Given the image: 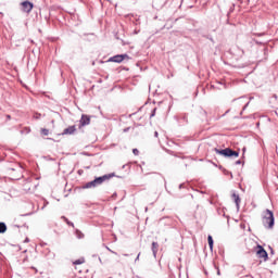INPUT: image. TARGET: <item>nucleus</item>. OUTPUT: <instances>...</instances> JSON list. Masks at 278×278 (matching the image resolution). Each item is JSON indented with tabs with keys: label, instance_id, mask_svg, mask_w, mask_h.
<instances>
[{
	"label": "nucleus",
	"instance_id": "obj_59",
	"mask_svg": "<svg viewBox=\"0 0 278 278\" xmlns=\"http://www.w3.org/2000/svg\"><path fill=\"white\" fill-rule=\"evenodd\" d=\"M30 42H34V40L30 39Z\"/></svg>",
	"mask_w": 278,
	"mask_h": 278
},
{
	"label": "nucleus",
	"instance_id": "obj_8",
	"mask_svg": "<svg viewBox=\"0 0 278 278\" xmlns=\"http://www.w3.org/2000/svg\"><path fill=\"white\" fill-rule=\"evenodd\" d=\"M75 131H77V126L72 125L65 128L63 132L59 134V136H73L75 135Z\"/></svg>",
	"mask_w": 278,
	"mask_h": 278
},
{
	"label": "nucleus",
	"instance_id": "obj_20",
	"mask_svg": "<svg viewBox=\"0 0 278 278\" xmlns=\"http://www.w3.org/2000/svg\"><path fill=\"white\" fill-rule=\"evenodd\" d=\"M40 134H41V136H49V129H47V128H41V129H40Z\"/></svg>",
	"mask_w": 278,
	"mask_h": 278
},
{
	"label": "nucleus",
	"instance_id": "obj_2",
	"mask_svg": "<svg viewBox=\"0 0 278 278\" xmlns=\"http://www.w3.org/2000/svg\"><path fill=\"white\" fill-rule=\"evenodd\" d=\"M113 177H117L118 179H123V176H116V173H110L104 174L102 176H96L93 180H91L92 188H99V186H102V184H105V181H110Z\"/></svg>",
	"mask_w": 278,
	"mask_h": 278
},
{
	"label": "nucleus",
	"instance_id": "obj_54",
	"mask_svg": "<svg viewBox=\"0 0 278 278\" xmlns=\"http://www.w3.org/2000/svg\"><path fill=\"white\" fill-rule=\"evenodd\" d=\"M139 31H140V30H138V31H137V30H135V34H138Z\"/></svg>",
	"mask_w": 278,
	"mask_h": 278
},
{
	"label": "nucleus",
	"instance_id": "obj_27",
	"mask_svg": "<svg viewBox=\"0 0 278 278\" xmlns=\"http://www.w3.org/2000/svg\"><path fill=\"white\" fill-rule=\"evenodd\" d=\"M134 155H140V150L138 148L132 149Z\"/></svg>",
	"mask_w": 278,
	"mask_h": 278
},
{
	"label": "nucleus",
	"instance_id": "obj_45",
	"mask_svg": "<svg viewBox=\"0 0 278 278\" xmlns=\"http://www.w3.org/2000/svg\"><path fill=\"white\" fill-rule=\"evenodd\" d=\"M27 242H29V238L28 237H26L25 240H24V243H27Z\"/></svg>",
	"mask_w": 278,
	"mask_h": 278
},
{
	"label": "nucleus",
	"instance_id": "obj_21",
	"mask_svg": "<svg viewBox=\"0 0 278 278\" xmlns=\"http://www.w3.org/2000/svg\"><path fill=\"white\" fill-rule=\"evenodd\" d=\"M33 118H35L36 121H40V118H42V114L36 112L33 116Z\"/></svg>",
	"mask_w": 278,
	"mask_h": 278
},
{
	"label": "nucleus",
	"instance_id": "obj_36",
	"mask_svg": "<svg viewBox=\"0 0 278 278\" xmlns=\"http://www.w3.org/2000/svg\"><path fill=\"white\" fill-rule=\"evenodd\" d=\"M77 174L80 175V176L84 175V169H78Z\"/></svg>",
	"mask_w": 278,
	"mask_h": 278
},
{
	"label": "nucleus",
	"instance_id": "obj_57",
	"mask_svg": "<svg viewBox=\"0 0 278 278\" xmlns=\"http://www.w3.org/2000/svg\"><path fill=\"white\" fill-rule=\"evenodd\" d=\"M275 114H276V116H278V113H277V112H275Z\"/></svg>",
	"mask_w": 278,
	"mask_h": 278
},
{
	"label": "nucleus",
	"instance_id": "obj_1",
	"mask_svg": "<svg viewBox=\"0 0 278 278\" xmlns=\"http://www.w3.org/2000/svg\"><path fill=\"white\" fill-rule=\"evenodd\" d=\"M262 223L265 229H274L275 228V213L270 208H266L263 212Z\"/></svg>",
	"mask_w": 278,
	"mask_h": 278
},
{
	"label": "nucleus",
	"instance_id": "obj_33",
	"mask_svg": "<svg viewBox=\"0 0 278 278\" xmlns=\"http://www.w3.org/2000/svg\"><path fill=\"white\" fill-rule=\"evenodd\" d=\"M269 250H270V254L275 255V250L273 249V247L269 245Z\"/></svg>",
	"mask_w": 278,
	"mask_h": 278
},
{
	"label": "nucleus",
	"instance_id": "obj_60",
	"mask_svg": "<svg viewBox=\"0 0 278 278\" xmlns=\"http://www.w3.org/2000/svg\"><path fill=\"white\" fill-rule=\"evenodd\" d=\"M11 170H14V168H11Z\"/></svg>",
	"mask_w": 278,
	"mask_h": 278
},
{
	"label": "nucleus",
	"instance_id": "obj_5",
	"mask_svg": "<svg viewBox=\"0 0 278 278\" xmlns=\"http://www.w3.org/2000/svg\"><path fill=\"white\" fill-rule=\"evenodd\" d=\"M125 60H131L129 54L127 53L115 54L113 56H110L106 62H114L115 64H122V62H125Z\"/></svg>",
	"mask_w": 278,
	"mask_h": 278
},
{
	"label": "nucleus",
	"instance_id": "obj_19",
	"mask_svg": "<svg viewBox=\"0 0 278 278\" xmlns=\"http://www.w3.org/2000/svg\"><path fill=\"white\" fill-rule=\"evenodd\" d=\"M202 38H206V40H210L214 43V37H212V35H202Z\"/></svg>",
	"mask_w": 278,
	"mask_h": 278
},
{
	"label": "nucleus",
	"instance_id": "obj_14",
	"mask_svg": "<svg viewBox=\"0 0 278 278\" xmlns=\"http://www.w3.org/2000/svg\"><path fill=\"white\" fill-rule=\"evenodd\" d=\"M75 236L78 238V240L84 239V232H81L79 229H75Z\"/></svg>",
	"mask_w": 278,
	"mask_h": 278
},
{
	"label": "nucleus",
	"instance_id": "obj_41",
	"mask_svg": "<svg viewBox=\"0 0 278 278\" xmlns=\"http://www.w3.org/2000/svg\"><path fill=\"white\" fill-rule=\"evenodd\" d=\"M166 218H170V217H169V216L162 217V218L160 219V223H162V220H164V219H166Z\"/></svg>",
	"mask_w": 278,
	"mask_h": 278
},
{
	"label": "nucleus",
	"instance_id": "obj_13",
	"mask_svg": "<svg viewBox=\"0 0 278 278\" xmlns=\"http://www.w3.org/2000/svg\"><path fill=\"white\" fill-rule=\"evenodd\" d=\"M61 219L64 220V223H66V225H68V227H75V224L73 222H71L70 219H67L66 216H61Z\"/></svg>",
	"mask_w": 278,
	"mask_h": 278
},
{
	"label": "nucleus",
	"instance_id": "obj_30",
	"mask_svg": "<svg viewBox=\"0 0 278 278\" xmlns=\"http://www.w3.org/2000/svg\"><path fill=\"white\" fill-rule=\"evenodd\" d=\"M240 164H244V163L242 162V160H238V161L235 162V165H236V166H240Z\"/></svg>",
	"mask_w": 278,
	"mask_h": 278
},
{
	"label": "nucleus",
	"instance_id": "obj_12",
	"mask_svg": "<svg viewBox=\"0 0 278 278\" xmlns=\"http://www.w3.org/2000/svg\"><path fill=\"white\" fill-rule=\"evenodd\" d=\"M8 231V225L4 222H0V233Z\"/></svg>",
	"mask_w": 278,
	"mask_h": 278
},
{
	"label": "nucleus",
	"instance_id": "obj_46",
	"mask_svg": "<svg viewBox=\"0 0 278 278\" xmlns=\"http://www.w3.org/2000/svg\"><path fill=\"white\" fill-rule=\"evenodd\" d=\"M247 108H249V102L243 106V111L247 110Z\"/></svg>",
	"mask_w": 278,
	"mask_h": 278
},
{
	"label": "nucleus",
	"instance_id": "obj_58",
	"mask_svg": "<svg viewBox=\"0 0 278 278\" xmlns=\"http://www.w3.org/2000/svg\"><path fill=\"white\" fill-rule=\"evenodd\" d=\"M102 83V80H99V84H101Z\"/></svg>",
	"mask_w": 278,
	"mask_h": 278
},
{
	"label": "nucleus",
	"instance_id": "obj_44",
	"mask_svg": "<svg viewBox=\"0 0 278 278\" xmlns=\"http://www.w3.org/2000/svg\"><path fill=\"white\" fill-rule=\"evenodd\" d=\"M21 216H31V213H26V214H23Z\"/></svg>",
	"mask_w": 278,
	"mask_h": 278
},
{
	"label": "nucleus",
	"instance_id": "obj_24",
	"mask_svg": "<svg viewBox=\"0 0 278 278\" xmlns=\"http://www.w3.org/2000/svg\"><path fill=\"white\" fill-rule=\"evenodd\" d=\"M157 112V108H154L152 111H151V114H150V118H153L155 116V113Z\"/></svg>",
	"mask_w": 278,
	"mask_h": 278
},
{
	"label": "nucleus",
	"instance_id": "obj_15",
	"mask_svg": "<svg viewBox=\"0 0 278 278\" xmlns=\"http://www.w3.org/2000/svg\"><path fill=\"white\" fill-rule=\"evenodd\" d=\"M84 262H86L85 258H78L76 261L73 262L74 266H80V264H84Z\"/></svg>",
	"mask_w": 278,
	"mask_h": 278
},
{
	"label": "nucleus",
	"instance_id": "obj_40",
	"mask_svg": "<svg viewBox=\"0 0 278 278\" xmlns=\"http://www.w3.org/2000/svg\"><path fill=\"white\" fill-rule=\"evenodd\" d=\"M273 99H275V101H277V99H278L277 93L273 94Z\"/></svg>",
	"mask_w": 278,
	"mask_h": 278
},
{
	"label": "nucleus",
	"instance_id": "obj_11",
	"mask_svg": "<svg viewBox=\"0 0 278 278\" xmlns=\"http://www.w3.org/2000/svg\"><path fill=\"white\" fill-rule=\"evenodd\" d=\"M207 242H208L210 251H214V237H212V235L207 236Z\"/></svg>",
	"mask_w": 278,
	"mask_h": 278
},
{
	"label": "nucleus",
	"instance_id": "obj_39",
	"mask_svg": "<svg viewBox=\"0 0 278 278\" xmlns=\"http://www.w3.org/2000/svg\"><path fill=\"white\" fill-rule=\"evenodd\" d=\"M242 155H243V157H244V153H247V148L244 147V148H242Z\"/></svg>",
	"mask_w": 278,
	"mask_h": 278
},
{
	"label": "nucleus",
	"instance_id": "obj_35",
	"mask_svg": "<svg viewBox=\"0 0 278 278\" xmlns=\"http://www.w3.org/2000/svg\"><path fill=\"white\" fill-rule=\"evenodd\" d=\"M182 121H185L186 123H188V115H184V116H182Z\"/></svg>",
	"mask_w": 278,
	"mask_h": 278
},
{
	"label": "nucleus",
	"instance_id": "obj_6",
	"mask_svg": "<svg viewBox=\"0 0 278 278\" xmlns=\"http://www.w3.org/2000/svg\"><path fill=\"white\" fill-rule=\"evenodd\" d=\"M22 12H25L26 14H29L31 10H34V2L29 0H25L21 2Z\"/></svg>",
	"mask_w": 278,
	"mask_h": 278
},
{
	"label": "nucleus",
	"instance_id": "obj_37",
	"mask_svg": "<svg viewBox=\"0 0 278 278\" xmlns=\"http://www.w3.org/2000/svg\"><path fill=\"white\" fill-rule=\"evenodd\" d=\"M129 129H131V127L124 128V134H127V131H129Z\"/></svg>",
	"mask_w": 278,
	"mask_h": 278
},
{
	"label": "nucleus",
	"instance_id": "obj_32",
	"mask_svg": "<svg viewBox=\"0 0 278 278\" xmlns=\"http://www.w3.org/2000/svg\"><path fill=\"white\" fill-rule=\"evenodd\" d=\"M5 118H7V121H11V119H12V115L7 114V115H5Z\"/></svg>",
	"mask_w": 278,
	"mask_h": 278
},
{
	"label": "nucleus",
	"instance_id": "obj_22",
	"mask_svg": "<svg viewBox=\"0 0 278 278\" xmlns=\"http://www.w3.org/2000/svg\"><path fill=\"white\" fill-rule=\"evenodd\" d=\"M225 210H227V208H224L223 211L218 210L217 212H218V214H223L224 218L229 219V215L225 214Z\"/></svg>",
	"mask_w": 278,
	"mask_h": 278
},
{
	"label": "nucleus",
	"instance_id": "obj_56",
	"mask_svg": "<svg viewBox=\"0 0 278 278\" xmlns=\"http://www.w3.org/2000/svg\"><path fill=\"white\" fill-rule=\"evenodd\" d=\"M205 275H207V270H204Z\"/></svg>",
	"mask_w": 278,
	"mask_h": 278
},
{
	"label": "nucleus",
	"instance_id": "obj_29",
	"mask_svg": "<svg viewBox=\"0 0 278 278\" xmlns=\"http://www.w3.org/2000/svg\"><path fill=\"white\" fill-rule=\"evenodd\" d=\"M179 190H184V189H187L188 187H186V184H180L178 186Z\"/></svg>",
	"mask_w": 278,
	"mask_h": 278
},
{
	"label": "nucleus",
	"instance_id": "obj_49",
	"mask_svg": "<svg viewBox=\"0 0 278 278\" xmlns=\"http://www.w3.org/2000/svg\"><path fill=\"white\" fill-rule=\"evenodd\" d=\"M14 227H16L17 229H21V225H14Z\"/></svg>",
	"mask_w": 278,
	"mask_h": 278
},
{
	"label": "nucleus",
	"instance_id": "obj_3",
	"mask_svg": "<svg viewBox=\"0 0 278 278\" xmlns=\"http://www.w3.org/2000/svg\"><path fill=\"white\" fill-rule=\"evenodd\" d=\"M213 151H215L217 155H222V157H228L229 160H233V157H240V150L236 151L231 148H214Z\"/></svg>",
	"mask_w": 278,
	"mask_h": 278
},
{
	"label": "nucleus",
	"instance_id": "obj_9",
	"mask_svg": "<svg viewBox=\"0 0 278 278\" xmlns=\"http://www.w3.org/2000/svg\"><path fill=\"white\" fill-rule=\"evenodd\" d=\"M231 197L233 199V202L236 204L237 210L239 211L240 210V203L242 201V199H240V194H238L236 191H233Z\"/></svg>",
	"mask_w": 278,
	"mask_h": 278
},
{
	"label": "nucleus",
	"instance_id": "obj_26",
	"mask_svg": "<svg viewBox=\"0 0 278 278\" xmlns=\"http://www.w3.org/2000/svg\"><path fill=\"white\" fill-rule=\"evenodd\" d=\"M255 45L262 46V45H266V41H260L257 39H254Z\"/></svg>",
	"mask_w": 278,
	"mask_h": 278
},
{
	"label": "nucleus",
	"instance_id": "obj_25",
	"mask_svg": "<svg viewBox=\"0 0 278 278\" xmlns=\"http://www.w3.org/2000/svg\"><path fill=\"white\" fill-rule=\"evenodd\" d=\"M118 73H122V71H129V67H125V66H119L117 68Z\"/></svg>",
	"mask_w": 278,
	"mask_h": 278
},
{
	"label": "nucleus",
	"instance_id": "obj_42",
	"mask_svg": "<svg viewBox=\"0 0 278 278\" xmlns=\"http://www.w3.org/2000/svg\"><path fill=\"white\" fill-rule=\"evenodd\" d=\"M138 260H140V253L137 255V257L135 258V262H138Z\"/></svg>",
	"mask_w": 278,
	"mask_h": 278
},
{
	"label": "nucleus",
	"instance_id": "obj_53",
	"mask_svg": "<svg viewBox=\"0 0 278 278\" xmlns=\"http://www.w3.org/2000/svg\"><path fill=\"white\" fill-rule=\"evenodd\" d=\"M23 227H28L27 224H24Z\"/></svg>",
	"mask_w": 278,
	"mask_h": 278
},
{
	"label": "nucleus",
	"instance_id": "obj_43",
	"mask_svg": "<svg viewBox=\"0 0 278 278\" xmlns=\"http://www.w3.org/2000/svg\"><path fill=\"white\" fill-rule=\"evenodd\" d=\"M157 136H160V134L157 131H154V138H157Z\"/></svg>",
	"mask_w": 278,
	"mask_h": 278
},
{
	"label": "nucleus",
	"instance_id": "obj_28",
	"mask_svg": "<svg viewBox=\"0 0 278 278\" xmlns=\"http://www.w3.org/2000/svg\"><path fill=\"white\" fill-rule=\"evenodd\" d=\"M254 36L262 38V36H266V33H254Z\"/></svg>",
	"mask_w": 278,
	"mask_h": 278
},
{
	"label": "nucleus",
	"instance_id": "obj_18",
	"mask_svg": "<svg viewBox=\"0 0 278 278\" xmlns=\"http://www.w3.org/2000/svg\"><path fill=\"white\" fill-rule=\"evenodd\" d=\"M235 8H236V4H233V5L229 9V12L227 13V16H228V17H229V14H231V12H233ZM226 23H227V25H229V18L226 20Z\"/></svg>",
	"mask_w": 278,
	"mask_h": 278
},
{
	"label": "nucleus",
	"instance_id": "obj_38",
	"mask_svg": "<svg viewBox=\"0 0 278 278\" xmlns=\"http://www.w3.org/2000/svg\"><path fill=\"white\" fill-rule=\"evenodd\" d=\"M122 45H123V47H126V45H129V42L122 40Z\"/></svg>",
	"mask_w": 278,
	"mask_h": 278
},
{
	"label": "nucleus",
	"instance_id": "obj_10",
	"mask_svg": "<svg viewBox=\"0 0 278 278\" xmlns=\"http://www.w3.org/2000/svg\"><path fill=\"white\" fill-rule=\"evenodd\" d=\"M160 250V243L157 241H153L151 245V251L154 257H157V251Z\"/></svg>",
	"mask_w": 278,
	"mask_h": 278
},
{
	"label": "nucleus",
	"instance_id": "obj_34",
	"mask_svg": "<svg viewBox=\"0 0 278 278\" xmlns=\"http://www.w3.org/2000/svg\"><path fill=\"white\" fill-rule=\"evenodd\" d=\"M264 55H268V48H264Z\"/></svg>",
	"mask_w": 278,
	"mask_h": 278
},
{
	"label": "nucleus",
	"instance_id": "obj_48",
	"mask_svg": "<svg viewBox=\"0 0 278 278\" xmlns=\"http://www.w3.org/2000/svg\"><path fill=\"white\" fill-rule=\"evenodd\" d=\"M85 155H87L88 157H90V155H92V154H90V153H88V152H85Z\"/></svg>",
	"mask_w": 278,
	"mask_h": 278
},
{
	"label": "nucleus",
	"instance_id": "obj_7",
	"mask_svg": "<svg viewBox=\"0 0 278 278\" xmlns=\"http://www.w3.org/2000/svg\"><path fill=\"white\" fill-rule=\"evenodd\" d=\"M90 118H91L90 115L83 114L79 119V125H78L79 129H81V127H86V126L90 125Z\"/></svg>",
	"mask_w": 278,
	"mask_h": 278
},
{
	"label": "nucleus",
	"instance_id": "obj_17",
	"mask_svg": "<svg viewBox=\"0 0 278 278\" xmlns=\"http://www.w3.org/2000/svg\"><path fill=\"white\" fill-rule=\"evenodd\" d=\"M83 190H88V189H90V188H93L92 187V182L91 181H88V182H86L85 185H83Z\"/></svg>",
	"mask_w": 278,
	"mask_h": 278
},
{
	"label": "nucleus",
	"instance_id": "obj_23",
	"mask_svg": "<svg viewBox=\"0 0 278 278\" xmlns=\"http://www.w3.org/2000/svg\"><path fill=\"white\" fill-rule=\"evenodd\" d=\"M213 266H214L215 270H217L218 277H220V268L214 262H213Z\"/></svg>",
	"mask_w": 278,
	"mask_h": 278
},
{
	"label": "nucleus",
	"instance_id": "obj_16",
	"mask_svg": "<svg viewBox=\"0 0 278 278\" xmlns=\"http://www.w3.org/2000/svg\"><path fill=\"white\" fill-rule=\"evenodd\" d=\"M223 173H224V175L229 176L230 179H233V174L230 170L223 168Z\"/></svg>",
	"mask_w": 278,
	"mask_h": 278
},
{
	"label": "nucleus",
	"instance_id": "obj_31",
	"mask_svg": "<svg viewBox=\"0 0 278 278\" xmlns=\"http://www.w3.org/2000/svg\"><path fill=\"white\" fill-rule=\"evenodd\" d=\"M118 197V193L114 192L112 195H111V199H116Z\"/></svg>",
	"mask_w": 278,
	"mask_h": 278
},
{
	"label": "nucleus",
	"instance_id": "obj_47",
	"mask_svg": "<svg viewBox=\"0 0 278 278\" xmlns=\"http://www.w3.org/2000/svg\"><path fill=\"white\" fill-rule=\"evenodd\" d=\"M47 140H52V142H55V139L53 138H47Z\"/></svg>",
	"mask_w": 278,
	"mask_h": 278
},
{
	"label": "nucleus",
	"instance_id": "obj_4",
	"mask_svg": "<svg viewBox=\"0 0 278 278\" xmlns=\"http://www.w3.org/2000/svg\"><path fill=\"white\" fill-rule=\"evenodd\" d=\"M253 251L258 260L268 262V252L262 247V244L257 243L256 247L253 248Z\"/></svg>",
	"mask_w": 278,
	"mask_h": 278
},
{
	"label": "nucleus",
	"instance_id": "obj_55",
	"mask_svg": "<svg viewBox=\"0 0 278 278\" xmlns=\"http://www.w3.org/2000/svg\"><path fill=\"white\" fill-rule=\"evenodd\" d=\"M85 168L89 169V168H90V166H87V167H85Z\"/></svg>",
	"mask_w": 278,
	"mask_h": 278
},
{
	"label": "nucleus",
	"instance_id": "obj_50",
	"mask_svg": "<svg viewBox=\"0 0 278 278\" xmlns=\"http://www.w3.org/2000/svg\"><path fill=\"white\" fill-rule=\"evenodd\" d=\"M245 277H251V278H253V275H251V274H248V275H245Z\"/></svg>",
	"mask_w": 278,
	"mask_h": 278
},
{
	"label": "nucleus",
	"instance_id": "obj_52",
	"mask_svg": "<svg viewBox=\"0 0 278 278\" xmlns=\"http://www.w3.org/2000/svg\"><path fill=\"white\" fill-rule=\"evenodd\" d=\"M241 270H244V266H240Z\"/></svg>",
	"mask_w": 278,
	"mask_h": 278
},
{
	"label": "nucleus",
	"instance_id": "obj_51",
	"mask_svg": "<svg viewBox=\"0 0 278 278\" xmlns=\"http://www.w3.org/2000/svg\"><path fill=\"white\" fill-rule=\"evenodd\" d=\"M223 168H225V167H223V165H220V166H219V169L223 170Z\"/></svg>",
	"mask_w": 278,
	"mask_h": 278
}]
</instances>
